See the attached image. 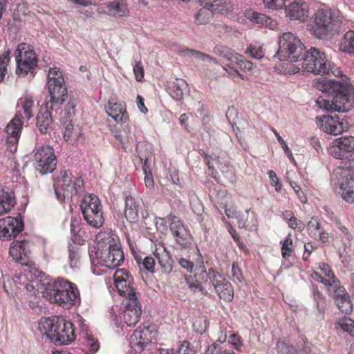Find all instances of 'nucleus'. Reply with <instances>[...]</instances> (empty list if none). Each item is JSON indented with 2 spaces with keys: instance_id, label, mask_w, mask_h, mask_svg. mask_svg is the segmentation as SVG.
Instances as JSON below:
<instances>
[{
  "instance_id": "obj_1",
  "label": "nucleus",
  "mask_w": 354,
  "mask_h": 354,
  "mask_svg": "<svg viewBox=\"0 0 354 354\" xmlns=\"http://www.w3.org/2000/svg\"><path fill=\"white\" fill-rule=\"evenodd\" d=\"M317 89L329 94L328 99L319 97L316 103L330 112H348L354 107V88L347 82L321 77L315 83Z\"/></svg>"
},
{
  "instance_id": "obj_2",
  "label": "nucleus",
  "mask_w": 354,
  "mask_h": 354,
  "mask_svg": "<svg viewBox=\"0 0 354 354\" xmlns=\"http://www.w3.org/2000/svg\"><path fill=\"white\" fill-rule=\"evenodd\" d=\"M42 294L50 303L65 309L71 308L80 301V292L76 286L64 279L48 283Z\"/></svg>"
},
{
  "instance_id": "obj_3",
  "label": "nucleus",
  "mask_w": 354,
  "mask_h": 354,
  "mask_svg": "<svg viewBox=\"0 0 354 354\" xmlns=\"http://www.w3.org/2000/svg\"><path fill=\"white\" fill-rule=\"evenodd\" d=\"M39 328L55 344H67L75 338L72 323L62 317L42 319L39 322Z\"/></svg>"
},
{
  "instance_id": "obj_4",
  "label": "nucleus",
  "mask_w": 354,
  "mask_h": 354,
  "mask_svg": "<svg viewBox=\"0 0 354 354\" xmlns=\"http://www.w3.org/2000/svg\"><path fill=\"white\" fill-rule=\"evenodd\" d=\"M300 61H301V65L304 70L315 75H324L330 71L336 77L341 75L338 68L333 69L330 66L326 54L314 47H311L306 52L304 51Z\"/></svg>"
},
{
  "instance_id": "obj_5",
  "label": "nucleus",
  "mask_w": 354,
  "mask_h": 354,
  "mask_svg": "<svg viewBox=\"0 0 354 354\" xmlns=\"http://www.w3.org/2000/svg\"><path fill=\"white\" fill-rule=\"evenodd\" d=\"M278 46V50L274 57H277L281 61L299 62L305 50L304 45L300 39L290 32H284L279 37Z\"/></svg>"
},
{
  "instance_id": "obj_6",
  "label": "nucleus",
  "mask_w": 354,
  "mask_h": 354,
  "mask_svg": "<svg viewBox=\"0 0 354 354\" xmlns=\"http://www.w3.org/2000/svg\"><path fill=\"white\" fill-rule=\"evenodd\" d=\"M332 181L339 187V194L347 203H354V167L340 166L333 170Z\"/></svg>"
},
{
  "instance_id": "obj_7",
  "label": "nucleus",
  "mask_w": 354,
  "mask_h": 354,
  "mask_svg": "<svg viewBox=\"0 0 354 354\" xmlns=\"http://www.w3.org/2000/svg\"><path fill=\"white\" fill-rule=\"evenodd\" d=\"M95 251L97 263L109 268L119 266L124 261V254L117 244L111 241L98 243Z\"/></svg>"
},
{
  "instance_id": "obj_8",
  "label": "nucleus",
  "mask_w": 354,
  "mask_h": 354,
  "mask_svg": "<svg viewBox=\"0 0 354 354\" xmlns=\"http://www.w3.org/2000/svg\"><path fill=\"white\" fill-rule=\"evenodd\" d=\"M72 174L66 171L60 172V176L54 180V189L57 200L64 202L66 198L76 195L83 184L81 178L72 179Z\"/></svg>"
},
{
  "instance_id": "obj_9",
  "label": "nucleus",
  "mask_w": 354,
  "mask_h": 354,
  "mask_svg": "<svg viewBox=\"0 0 354 354\" xmlns=\"http://www.w3.org/2000/svg\"><path fill=\"white\" fill-rule=\"evenodd\" d=\"M84 219L88 225L98 228L104 223L102 205L97 196L89 194L85 196L80 204Z\"/></svg>"
},
{
  "instance_id": "obj_10",
  "label": "nucleus",
  "mask_w": 354,
  "mask_h": 354,
  "mask_svg": "<svg viewBox=\"0 0 354 354\" xmlns=\"http://www.w3.org/2000/svg\"><path fill=\"white\" fill-rule=\"evenodd\" d=\"M34 166L41 175L51 173L57 165V158L52 147L42 146L37 149L35 156Z\"/></svg>"
},
{
  "instance_id": "obj_11",
  "label": "nucleus",
  "mask_w": 354,
  "mask_h": 354,
  "mask_svg": "<svg viewBox=\"0 0 354 354\" xmlns=\"http://www.w3.org/2000/svg\"><path fill=\"white\" fill-rule=\"evenodd\" d=\"M113 279L119 294L126 298L124 301L138 299L135 289L131 286L133 278L127 270L124 269L117 270L114 273Z\"/></svg>"
},
{
  "instance_id": "obj_12",
  "label": "nucleus",
  "mask_w": 354,
  "mask_h": 354,
  "mask_svg": "<svg viewBox=\"0 0 354 354\" xmlns=\"http://www.w3.org/2000/svg\"><path fill=\"white\" fill-rule=\"evenodd\" d=\"M161 270V274L159 275V281L164 285H171L174 279L172 273V262L170 253L165 248H156L153 252Z\"/></svg>"
},
{
  "instance_id": "obj_13",
  "label": "nucleus",
  "mask_w": 354,
  "mask_h": 354,
  "mask_svg": "<svg viewBox=\"0 0 354 354\" xmlns=\"http://www.w3.org/2000/svg\"><path fill=\"white\" fill-rule=\"evenodd\" d=\"M203 8L195 15L198 21L210 20L215 14H224L229 9L225 1L223 0H198Z\"/></svg>"
},
{
  "instance_id": "obj_14",
  "label": "nucleus",
  "mask_w": 354,
  "mask_h": 354,
  "mask_svg": "<svg viewBox=\"0 0 354 354\" xmlns=\"http://www.w3.org/2000/svg\"><path fill=\"white\" fill-rule=\"evenodd\" d=\"M50 99L46 102L48 109H59L62 103L68 96V91L65 85L64 79L53 80L47 84Z\"/></svg>"
},
{
  "instance_id": "obj_15",
  "label": "nucleus",
  "mask_w": 354,
  "mask_h": 354,
  "mask_svg": "<svg viewBox=\"0 0 354 354\" xmlns=\"http://www.w3.org/2000/svg\"><path fill=\"white\" fill-rule=\"evenodd\" d=\"M24 229L21 218L7 216L0 219V239L3 241L16 237Z\"/></svg>"
},
{
  "instance_id": "obj_16",
  "label": "nucleus",
  "mask_w": 354,
  "mask_h": 354,
  "mask_svg": "<svg viewBox=\"0 0 354 354\" xmlns=\"http://www.w3.org/2000/svg\"><path fill=\"white\" fill-rule=\"evenodd\" d=\"M317 124L324 132L331 135H339L346 131L348 124L337 116L324 115L317 118Z\"/></svg>"
},
{
  "instance_id": "obj_17",
  "label": "nucleus",
  "mask_w": 354,
  "mask_h": 354,
  "mask_svg": "<svg viewBox=\"0 0 354 354\" xmlns=\"http://www.w3.org/2000/svg\"><path fill=\"white\" fill-rule=\"evenodd\" d=\"M169 223V229L175 238L176 243L181 248H186L190 244L189 237L190 234L189 231L186 229L180 219L173 214H169L167 216Z\"/></svg>"
},
{
  "instance_id": "obj_18",
  "label": "nucleus",
  "mask_w": 354,
  "mask_h": 354,
  "mask_svg": "<svg viewBox=\"0 0 354 354\" xmlns=\"http://www.w3.org/2000/svg\"><path fill=\"white\" fill-rule=\"evenodd\" d=\"M329 153L337 159L348 158L350 153H354V137H342L335 140L329 148Z\"/></svg>"
},
{
  "instance_id": "obj_19",
  "label": "nucleus",
  "mask_w": 354,
  "mask_h": 354,
  "mask_svg": "<svg viewBox=\"0 0 354 354\" xmlns=\"http://www.w3.org/2000/svg\"><path fill=\"white\" fill-rule=\"evenodd\" d=\"M9 253L13 259L21 266H29L31 263L30 243L27 241H13Z\"/></svg>"
},
{
  "instance_id": "obj_20",
  "label": "nucleus",
  "mask_w": 354,
  "mask_h": 354,
  "mask_svg": "<svg viewBox=\"0 0 354 354\" xmlns=\"http://www.w3.org/2000/svg\"><path fill=\"white\" fill-rule=\"evenodd\" d=\"M124 310L122 313L121 319L127 326H134L139 322L142 310L140 302L138 299L124 301Z\"/></svg>"
},
{
  "instance_id": "obj_21",
  "label": "nucleus",
  "mask_w": 354,
  "mask_h": 354,
  "mask_svg": "<svg viewBox=\"0 0 354 354\" xmlns=\"http://www.w3.org/2000/svg\"><path fill=\"white\" fill-rule=\"evenodd\" d=\"M286 16L290 20L304 21L309 13L308 3L301 0H295L283 6Z\"/></svg>"
},
{
  "instance_id": "obj_22",
  "label": "nucleus",
  "mask_w": 354,
  "mask_h": 354,
  "mask_svg": "<svg viewBox=\"0 0 354 354\" xmlns=\"http://www.w3.org/2000/svg\"><path fill=\"white\" fill-rule=\"evenodd\" d=\"M214 274V276L212 277V285L218 296L226 301H232L234 290L231 283L221 274Z\"/></svg>"
},
{
  "instance_id": "obj_23",
  "label": "nucleus",
  "mask_w": 354,
  "mask_h": 354,
  "mask_svg": "<svg viewBox=\"0 0 354 354\" xmlns=\"http://www.w3.org/2000/svg\"><path fill=\"white\" fill-rule=\"evenodd\" d=\"M58 109H48L45 104L44 107L41 106L37 115L36 126L41 133H48L53 129V111Z\"/></svg>"
},
{
  "instance_id": "obj_24",
  "label": "nucleus",
  "mask_w": 354,
  "mask_h": 354,
  "mask_svg": "<svg viewBox=\"0 0 354 354\" xmlns=\"http://www.w3.org/2000/svg\"><path fill=\"white\" fill-rule=\"evenodd\" d=\"M21 119V114H16L7 124L5 131L7 134V141L9 143L15 145L18 142L23 125Z\"/></svg>"
},
{
  "instance_id": "obj_25",
  "label": "nucleus",
  "mask_w": 354,
  "mask_h": 354,
  "mask_svg": "<svg viewBox=\"0 0 354 354\" xmlns=\"http://www.w3.org/2000/svg\"><path fill=\"white\" fill-rule=\"evenodd\" d=\"M308 29L313 35L320 39H330L336 32L334 24H310Z\"/></svg>"
},
{
  "instance_id": "obj_26",
  "label": "nucleus",
  "mask_w": 354,
  "mask_h": 354,
  "mask_svg": "<svg viewBox=\"0 0 354 354\" xmlns=\"http://www.w3.org/2000/svg\"><path fill=\"white\" fill-rule=\"evenodd\" d=\"M105 110L107 115L118 123L124 124L129 120L127 112L120 103L109 101L105 106Z\"/></svg>"
},
{
  "instance_id": "obj_27",
  "label": "nucleus",
  "mask_w": 354,
  "mask_h": 354,
  "mask_svg": "<svg viewBox=\"0 0 354 354\" xmlns=\"http://www.w3.org/2000/svg\"><path fill=\"white\" fill-rule=\"evenodd\" d=\"M333 299L337 308L342 313L348 314L352 311L353 305L349 295L344 288H338L336 289L334 292Z\"/></svg>"
},
{
  "instance_id": "obj_28",
  "label": "nucleus",
  "mask_w": 354,
  "mask_h": 354,
  "mask_svg": "<svg viewBox=\"0 0 354 354\" xmlns=\"http://www.w3.org/2000/svg\"><path fill=\"white\" fill-rule=\"evenodd\" d=\"M148 331L137 329L129 337V346L136 352L140 353L144 348L149 343V340L144 337L142 335H146Z\"/></svg>"
},
{
  "instance_id": "obj_29",
  "label": "nucleus",
  "mask_w": 354,
  "mask_h": 354,
  "mask_svg": "<svg viewBox=\"0 0 354 354\" xmlns=\"http://www.w3.org/2000/svg\"><path fill=\"white\" fill-rule=\"evenodd\" d=\"M217 168L221 170L223 176L229 180L231 183L235 181V176L234 174L233 168L228 164V158L225 152H221V154L217 158L214 159Z\"/></svg>"
},
{
  "instance_id": "obj_30",
  "label": "nucleus",
  "mask_w": 354,
  "mask_h": 354,
  "mask_svg": "<svg viewBox=\"0 0 354 354\" xmlns=\"http://www.w3.org/2000/svg\"><path fill=\"white\" fill-rule=\"evenodd\" d=\"M139 203L132 196H126L124 214L130 223H136L138 220Z\"/></svg>"
},
{
  "instance_id": "obj_31",
  "label": "nucleus",
  "mask_w": 354,
  "mask_h": 354,
  "mask_svg": "<svg viewBox=\"0 0 354 354\" xmlns=\"http://www.w3.org/2000/svg\"><path fill=\"white\" fill-rule=\"evenodd\" d=\"M258 221L257 215L250 209L246 210L245 214H241L238 225L240 228H245L249 231H254L257 229Z\"/></svg>"
},
{
  "instance_id": "obj_32",
  "label": "nucleus",
  "mask_w": 354,
  "mask_h": 354,
  "mask_svg": "<svg viewBox=\"0 0 354 354\" xmlns=\"http://www.w3.org/2000/svg\"><path fill=\"white\" fill-rule=\"evenodd\" d=\"M15 205L13 193L0 187V215L8 212Z\"/></svg>"
},
{
  "instance_id": "obj_33",
  "label": "nucleus",
  "mask_w": 354,
  "mask_h": 354,
  "mask_svg": "<svg viewBox=\"0 0 354 354\" xmlns=\"http://www.w3.org/2000/svg\"><path fill=\"white\" fill-rule=\"evenodd\" d=\"M109 12L113 16L125 17L129 13L127 0H114L107 5Z\"/></svg>"
},
{
  "instance_id": "obj_34",
  "label": "nucleus",
  "mask_w": 354,
  "mask_h": 354,
  "mask_svg": "<svg viewBox=\"0 0 354 354\" xmlns=\"http://www.w3.org/2000/svg\"><path fill=\"white\" fill-rule=\"evenodd\" d=\"M338 11L335 12L328 8L319 9L314 14L313 22H342V20L338 18L339 16L336 15Z\"/></svg>"
},
{
  "instance_id": "obj_35",
  "label": "nucleus",
  "mask_w": 354,
  "mask_h": 354,
  "mask_svg": "<svg viewBox=\"0 0 354 354\" xmlns=\"http://www.w3.org/2000/svg\"><path fill=\"white\" fill-rule=\"evenodd\" d=\"M21 53H18L17 60H15L17 64V74L22 77H25L28 73L32 75L35 67L37 66V62H33V63L31 64L30 62H26L25 59H21Z\"/></svg>"
},
{
  "instance_id": "obj_36",
  "label": "nucleus",
  "mask_w": 354,
  "mask_h": 354,
  "mask_svg": "<svg viewBox=\"0 0 354 354\" xmlns=\"http://www.w3.org/2000/svg\"><path fill=\"white\" fill-rule=\"evenodd\" d=\"M214 274H220L213 268H210L207 271L204 266H201L196 270L194 277L197 282L203 283L205 285L210 286L212 285V277L214 276Z\"/></svg>"
},
{
  "instance_id": "obj_37",
  "label": "nucleus",
  "mask_w": 354,
  "mask_h": 354,
  "mask_svg": "<svg viewBox=\"0 0 354 354\" xmlns=\"http://www.w3.org/2000/svg\"><path fill=\"white\" fill-rule=\"evenodd\" d=\"M223 196L222 201H218L221 208L225 209V213L228 218H236L238 221L241 215V212H237L232 206L227 207L229 202H231V197L223 192L218 193V196Z\"/></svg>"
},
{
  "instance_id": "obj_38",
  "label": "nucleus",
  "mask_w": 354,
  "mask_h": 354,
  "mask_svg": "<svg viewBox=\"0 0 354 354\" xmlns=\"http://www.w3.org/2000/svg\"><path fill=\"white\" fill-rule=\"evenodd\" d=\"M19 52L21 55V59H25L26 62H30L31 64L33 62H37L34 50L26 44L21 43L18 45L15 52V60H17V55H18Z\"/></svg>"
},
{
  "instance_id": "obj_39",
  "label": "nucleus",
  "mask_w": 354,
  "mask_h": 354,
  "mask_svg": "<svg viewBox=\"0 0 354 354\" xmlns=\"http://www.w3.org/2000/svg\"><path fill=\"white\" fill-rule=\"evenodd\" d=\"M187 87V82L182 79H177L172 82L169 87L170 94L176 100H180L184 94V90Z\"/></svg>"
},
{
  "instance_id": "obj_40",
  "label": "nucleus",
  "mask_w": 354,
  "mask_h": 354,
  "mask_svg": "<svg viewBox=\"0 0 354 354\" xmlns=\"http://www.w3.org/2000/svg\"><path fill=\"white\" fill-rule=\"evenodd\" d=\"M26 269L24 270V276L31 283V288H35V286H37L39 281L41 279V272L37 270L32 267V262L31 261L30 265L25 266Z\"/></svg>"
},
{
  "instance_id": "obj_41",
  "label": "nucleus",
  "mask_w": 354,
  "mask_h": 354,
  "mask_svg": "<svg viewBox=\"0 0 354 354\" xmlns=\"http://www.w3.org/2000/svg\"><path fill=\"white\" fill-rule=\"evenodd\" d=\"M339 50L349 54L354 53V31H348L344 35L339 44Z\"/></svg>"
},
{
  "instance_id": "obj_42",
  "label": "nucleus",
  "mask_w": 354,
  "mask_h": 354,
  "mask_svg": "<svg viewBox=\"0 0 354 354\" xmlns=\"http://www.w3.org/2000/svg\"><path fill=\"white\" fill-rule=\"evenodd\" d=\"M214 53L221 56L232 62H234L236 59V55L239 54L235 53L232 49L223 45H216L214 48Z\"/></svg>"
},
{
  "instance_id": "obj_43",
  "label": "nucleus",
  "mask_w": 354,
  "mask_h": 354,
  "mask_svg": "<svg viewBox=\"0 0 354 354\" xmlns=\"http://www.w3.org/2000/svg\"><path fill=\"white\" fill-rule=\"evenodd\" d=\"M244 16L251 22H268V21L270 19V17L265 14L257 12L250 8L245 10Z\"/></svg>"
},
{
  "instance_id": "obj_44",
  "label": "nucleus",
  "mask_w": 354,
  "mask_h": 354,
  "mask_svg": "<svg viewBox=\"0 0 354 354\" xmlns=\"http://www.w3.org/2000/svg\"><path fill=\"white\" fill-rule=\"evenodd\" d=\"M33 104V100L28 97H21L18 101V106L21 105L24 115L28 120L30 119L33 115L32 109Z\"/></svg>"
},
{
  "instance_id": "obj_45",
  "label": "nucleus",
  "mask_w": 354,
  "mask_h": 354,
  "mask_svg": "<svg viewBox=\"0 0 354 354\" xmlns=\"http://www.w3.org/2000/svg\"><path fill=\"white\" fill-rule=\"evenodd\" d=\"M180 50L183 53H186L188 54L189 57H194L196 59H201L202 61H213L214 63H216V60L212 57L211 56L201 53L200 51L189 49L185 47H183L180 49Z\"/></svg>"
},
{
  "instance_id": "obj_46",
  "label": "nucleus",
  "mask_w": 354,
  "mask_h": 354,
  "mask_svg": "<svg viewBox=\"0 0 354 354\" xmlns=\"http://www.w3.org/2000/svg\"><path fill=\"white\" fill-rule=\"evenodd\" d=\"M79 250L80 248L78 246L69 244L68 260L71 268H75L78 266L80 260Z\"/></svg>"
},
{
  "instance_id": "obj_47",
  "label": "nucleus",
  "mask_w": 354,
  "mask_h": 354,
  "mask_svg": "<svg viewBox=\"0 0 354 354\" xmlns=\"http://www.w3.org/2000/svg\"><path fill=\"white\" fill-rule=\"evenodd\" d=\"M10 50L0 55V82L3 80L7 73V67L10 62Z\"/></svg>"
},
{
  "instance_id": "obj_48",
  "label": "nucleus",
  "mask_w": 354,
  "mask_h": 354,
  "mask_svg": "<svg viewBox=\"0 0 354 354\" xmlns=\"http://www.w3.org/2000/svg\"><path fill=\"white\" fill-rule=\"evenodd\" d=\"M308 234L313 238H317L318 233L322 230L320 224L315 218H311L307 225Z\"/></svg>"
},
{
  "instance_id": "obj_49",
  "label": "nucleus",
  "mask_w": 354,
  "mask_h": 354,
  "mask_svg": "<svg viewBox=\"0 0 354 354\" xmlns=\"http://www.w3.org/2000/svg\"><path fill=\"white\" fill-rule=\"evenodd\" d=\"M245 53L251 57L257 59H261L264 56V53L261 46L254 44H250L245 51Z\"/></svg>"
},
{
  "instance_id": "obj_50",
  "label": "nucleus",
  "mask_w": 354,
  "mask_h": 354,
  "mask_svg": "<svg viewBox=\"0 0 354 354\" xmlns=\"http://www.w3.org/2000/svg\"><path fill=\"white\" fill-rule=\"evenodd\" d=\"M340 328L344 332H347L351 335L354 334V321L349 318H344L338 323Z\"/></svg>"
},
{
  "instance_id": "obj_51",
  "label": "nucleus",
  "mask_w": 354,
  "mask_h": 354,
  "mask_svg": "<svg viewBox=\"0 0 354 354\" xmlns=\"http://www.w3.org/2000/svg\"><path fill=\"white\" fill-rule=\"evenodd\" d=\"M272 131H273V133H274L276 138H277V140H278V142H279V144L281 145V148L283 149L284 151V153H286V155L287 156V157L292 161V162H295V159L293 158V155L292 153V151H290V149L288 148V145L286 144L285 141L283 140V139L281 137V136L277 133V131L274 129H272Z\"/></svg>"
},
{
  "instance_id": "obj_52",
  "label": "nucleus",
  "mask_w": 354,
  "mask_h": 354,
  "mask_svg": "<svg viewBox=\"0 0 354 354\" xmlns=\"http://www.w3.org/2000/svg\"><path fill=\"white\" fill-rule=\"evenodd\" d=\"M234 62L239 66V68L241 70L250 71L252 68L253 64L250 61L245 60L242 55L239 54L236 55Z\"/></svg>"
},
{
  "instance_id": "obj_53",
  "label": "nucleus",
  "mask_w": 354,
  "mask_h": 354,
  "mask_svg": "<svg viewBox=\"0 0 354 354\" xmlns=\"http://www.w3.org/2000/svg\"><path fill=\"white\" fill-rule=\"evenodd\" d=\"M288 0H263L266 8L272 10H279L283 8Z\"/></svg>"
},
{
  "instance_id": "obj_54",
  "label": "nucleus",
  "mask_w": 354,
  "mask_h": 354,
  "mask_svg": "<svg viewBox=\"0 0 354 354\" xmlns=\"http://www.w3.org/2000/svg\"><path fill=\"white\" fill-rule=\"evenodd\" d=\"M292 240L288 235L286 239L283 241L281 247V254L283 258H287L290 256V251L292 250Z\"/></svg>"
},
{
  "instance_id": "obj_55",
  "label": "nucleus",
  "mask_w": 354,
  "mask_h": 354,
  "mask_svg": "<svg viewBox=\"0 0 354 354\" xmlns=\"http://www.w3.org/2000/svg\"><path fill=\"white\" fill-rule=\"evenodd\" d=\"M193 328L196 333L202 335L206 331L207 329L206 320L202 318L196 319L193 323Z\"/></svg>"
},
{
  "instance_id": "obj_56",
  "label": "nucleus",
  "mask_w": 354,
  "mask_h": 354,
  "mask_svg": "<svg viewBox=\"0 0 354 354\" xmlns=\"http://www.w3.org/2000/svg\"><path fill=\"white\" fill-rule=\"evenodd\" d=\"M77 105V101L75 99H71L67 103L66 107L64 111V118L68 119L75 113V107Z\"/></svg>"
},
{
  "instance_id": "obj_57",
  "label": "nucleus",
  "mask_w": 354,
  "mask_h": 354,
  "mask_svg": "<svg viewBox=\"0 0 354 354\" xmlns=\"http://www.w3.org/2000/svg\"><path fill=\"white\" fill-rule=\"evenodd\" d=\"M85 344L91 352L95 353L99 350L100 343L91 335H86Z\"/></svg>"
},
{
  "instance_id": "obj_58",
  "label": "nucleus",
  "mask_w": 354,
  "mask_h": 354,
  "mask_svg": "<svg viewBox=\"0 0 354 354\" xmlns=\"http://www.w3.org/2000/svg\"><path fill=\"white\" fill-rule=\"evenodd\" d=\"M48 82L50 84L53 80H64L63 75L57 68H50L48 73Z\"/></svg>"
},
{
  "instance_id": "obj_59",
  "label": "nucleus",
  "mask_w": 354,
  "mask_h": 354,
  "mask_svg": "<svg viewBox=\"0 0 354 354\" xmlns=\"http://www.w3.org/2000/svg\"><path fill=\"white\" fill-rule=\"evenodd\" d=\"M277 350L281 354H293L294 346L292 345L290 346L283 341H278Z\"/></svg>"
},
{
  "instance_id": "obj_60",
  "label": "nucleus",
  "mask_w": 354,
  "mask_h": 354,
  "mask_svg": "<svg viewBox=\"0 0 354 354\" xmlns=\"http://www.w3.org/2000/svg\"><path fill=\"white\" fill-rule=\"evenodd\" d=\"M190 342L184 341L178 347L175 354H195V351L190 347Z\"/></svg>"
},
{
  "instance_id": "obj_61",
  "label": "nucleus",
  "mask_w": 354,
  "mask_h": 354,
  "mask_svg": "<svg viewBox=\"0 0 354 354\" xmlns=\"http://www.w3.org/2000/svg\"><path fill=\"white\" fill-rule=\"evenodd\" d=\"M144 268L149 272L153 273L155 272L156 260L151 257H146L142 261Z\"/></svg>"
},
{
  "instance_id": "obj_62",
  "label": "nucleus",
  "mask_w": 354,
  "mask_h": 354,
  "mask_svg": "<svg viewBox=\"0 0 354 354\" xmlns=\"http://www.w3.org/2000/svg\"><path fill=\"white\" fill-rule=\"evenodd\" d=\"M232 274L234 279L239 282H241L243 280V277L238 263L234 262L232 266Z\"/></svg>"
},
{
  "instance_id": "obj_63",
  "label": "nucleus",
  "mask_w": 354,
  "mask_h": 354,
  "mask_svg": "<svg viewBox=\"0 0 354 354\" xmlns=\"http://www.w3.org/2000/svg\"><path fill=\"white\" fill-rule=\"evenodd\" d=\"M133 73L135 74L136 80L141 81L144 77V69L140 62H136L133 66Z\"/></svg>"
},
{
  "instance_id": "obj_64",
  "label": "nucleus",
  "mask_w": 354,
  "mask_h": 354,
  "mask_svg": "<svg viewBox=\"0 0 354 354\" xmlns=\"http://www.w3.org/2000/svg\"><path fill=\"white\" fill-rule=\"evenodd\" d=\"M288 225L290 227L297 230L299 232H301L304 228V224L295 216L289 219Z\"/></svg>"
}]
</instances>
